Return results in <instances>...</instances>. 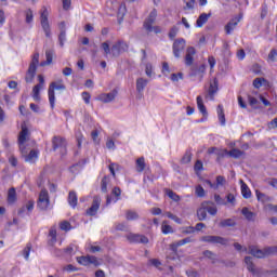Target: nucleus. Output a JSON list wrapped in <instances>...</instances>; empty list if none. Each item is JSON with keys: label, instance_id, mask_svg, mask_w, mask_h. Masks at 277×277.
<instances>
[{"label": "nucleus", "instance_id": "nucleus-20", "mask_svg": "<svg viewBox=\"0 0 277 277\" xmlns=\"http://www.w3.org/2000/svg\"><path fill=\"white\" fill-rule=\"evenodd\" d=\"M54 53H55V51H53V50H47L45 51L47 61L41 62L40 66H49V65L53 64V54Z\"/></svg>", "mask_w": 277, "mask_h": 277}, {"label": "nucleus", "instance_id": "nucleus-21", "mask_svg": "<svg viewBox=\"0 0 277 277\" xmlns=\"http://www.w3.org/2000/svg\"><path fill=\"white\" fill-rule=\"evenodd\" d=\"M245 263L247 265L248 272L251 274H256V266H254V262H252V256H246Z\"/></svg>", "mask_w": 277, "mask_h": 277}, {"label": "nucleus", "instance_id": "nucleus-14", "mask_svg": "<svg viewBox=\"0 0 277 277\" xmlns=\"http://www.w3.org/2000/svg\"><path fill=\"white\" fill-rule=\"evenodd\" d=\"M116 96H118V89H114L109 93H104L100 95V101H102V103H111V101H114Z\"/></svg>", "mask_w": 277, "mask_h": 277}, {"label": "nucleus", "instance_id": "nucleus-13", "mask_svg": "<svg viewBox=\"0 0 277 277\" xmlns=\"http://www.w3.org/2000/svg\"><path fill=\"white\" fill-rule=\"evenodd\" d=\"M194 55H196V48L188 47L184 58V64L186 66H194Z\"/></svg>", "mask_w": 277, "mask_h": 277}, {"label": "nucleus", "instance_id": "nucleus-28", "mask_svg": "<svg viewBox=\"0 0 277 277\" xmlns=\"http://www.w3.org/2000/svg\"><path fill=\"white\" fill-rule=\"evenodd\" d=\"M241 194H242V197L246 198V199L252 197V192L248 187V184H246V183L241 184Z\"/></svg>", "mask_w": 277, "mask_h": 277}, {"label": "nucleus", "instance_id": "nucleus-30", "mask_svg": "<svg viewBox=\"0 0 277 277\" xmlns=\"http://www.w3.org/2000/svg\"><path fill=\"white\" fill-rule=\"evenodd\" d=\"M110 53L113 57H120V53H122V51L120 50V45L118 44V42L113 44V47L110 48Z\"/></svg>", "mask_w": 277, "mask_h": 277}, {"label": "nucleus", "instance_id": "nucleus-42", "mask_svg": "<svg viewBox=\"0 0 277 277\" xmlns=\"http://www.w3.org/2000/svg\"><path fill=\"white\" fill-rule=\"evenodd\" d=\"M166 194L167 196H169L171 198V200H173L174 202H179L181 200V197H179V195H176V193H174L172 189H166Z\"/></svg>", "mask_w": 277, "mask_h": 277}, {"label": "nucleus", "instance_id": "nucleus-50", "mask_svg": "<svg viewBox=\"0 0 277 277\" xmlns=\"http://www.w3.org/2000/svg\"><path fill=\"white\" fill-rule=\"evenodd\" d=\"M89 265H94L95 267H98L101 265V262H98V259L94 255H89Z\"/></svg>", "mask_w": 277, "mask_h": 277}, {"label": "nucleus", "instance_id": "nucleus-35", "mask_svg": "<svg viewBox=\"0 0 277 277\" xmlns=\"http://www.w3.org/2000/svg\"><path fill=\"white\" fill-rule=\"evenodd\" d=\"M107 185H109V176L105 175L101 182V190L103 194H107Z\"/></svg>", "mask_w": 277, "mask_h": 277}, {"label": "nucleus", "instance_id": "nucleus-19", "mask_svg": "<svg viewBox=\"0 0 277 277\" xmlns=\"http://www.w3.org/2000/svg\"><path fill=\"white\" fill-rule=\"evenodd\" d=\"M146 85H148V80H146L144 78H138L136 80V92H138V94H142V92H144V89L146 88Z\"/></svg>", "mask_w": 277, "mask_h": 277}, {"label": "nucleus", "instance_id": "nucleus-16", "mask_svg": "<svg viewBox=\"0 0 277 277\" xmlns=\"http://www.w3.org/2000/svg\"><path fill=\"white\" fill-rule=\"evenodd\" d=\"M58 27L61 31L58 35L60 47H64V43L66 42V22H61Z\"/></svg>", "mask_w": 277, "mask_h": 277}, {"label": "nucleus", "instance_id": "nucleus-54", "mask_svg": "<svg viewBox=\"0 0 277 277\" xmlns=\"http://www.w3.org/2000/svg\"><path fill=\"white\" fill-rule=\"evenodd\" d=\"M31 252V243H28L26 248L23 250L24 258L26 261H29V253Z\"/></svg>", "mask_w": 277, "mask_h": 277}, {"label": "nucleus", "instance_id": "nucleus-10", "mask_svg": "<svg viewBox=\"0 0 277 277\" xmlns=\"http://www.w3.org/2000/svg\"><path fill=\"white\" fill-rule=\"evenodd\" d=\"M126 237L130 243H148V237L144 235L128 234Z\"/></svg>", "mask_w": 277, "mask_h": 277}, {"label": "nucleus", "instance_id": "nucleus-60", "mask_svg": "<svg viewBox=\"0 0 277 277\" xmlns=\"http://www.w3.org/2000/svg\"><path fill=\"white\" fill-rule=\"evenodd\" d=\"M224 183H226V179L224 176L222 175L216 176L215 189H217L220 185H224Z\"/></svg>", "mask_w": 277, "mask_h": 277}, {"label": "nucleus", "instance_id": "nucleus-3", "mask_svg": "<svg viewBox=\"0 0 277 277\" xmlns=\"http://www.w3.org/2000/svg\"><path fill=\"white\" fill-rule=\"evenodd\" d=\"M40 23L47 38H51V25L49 24V9H47V6H42L40 11Z\"/></svg>", "mask_w": 277, "mask_h": 277}, {"label": "nucleus", "instance_id": "nucleus-25", "mask_svg": "<svg viewBox=\"0 0 277 277\" xmlns=\"http://www.w3.org/2000/svg\"><path fill=\"white\" fill-rule=\"evenodd\" d=\"M216 111L221 126L224 127L226 124V115H224V107H222V105H219Z\"/></svg>", "mask_w": 277, "mask_h": 277}, {"label": "nucleus", "instance_id": "nucleus-44", "mask_svg": "<svg viewBox=\"0 0 277 277\" xmlns=\"http://www.w3.org/2000/svg\"><path fill=\"white\" fill-rule=\"evenodd\" d=\"M77 261H78L79 265L88 266V265H90V255L79 256V258H77Z\"/></svg>", "mask_w": 277, "mask_h": 277}, {"label": "nucleus", "instance_id": "nucleus-58", "mask_svg": "<svg viewBox=\"0 0 277 277\" xmlns=\"http://www.w3.org/2000/svg\"><path fill=\"white\" fill-rule=\"evenodd\" d=\"M196 195L198 198H205V188L201 185L196 187Z\"/></svg>", "mask_w": 277, "mask_h": 277}, {"label": "nucleus", "instance_id": "nucleus-36", "mask_svg": "<svg viewBox=\"0 0 277 277\" xmlns=\"http://www.w3.org/2000/svg\"><path fill=\"white\" fill-rule=\"evenodd\" d=\"M229 157H233L234 159H239V157H242L243 151L237 148H233L228 151Z\"/></svg>", "mask_w": 277, "mask_h": 277}, {"label": "nucleus", "instance_id": "nucleus-39", "mask_svg": "<svg viewBox=\"0 0 277 277\" xmlns=\"http://www.w3.org/2000/svg\"><path fill=\"white\" fill-rule=\"evenodd\" d=\"M255 196L260 202H268L269 200V197L261 193V190H255Z\"/></svg>", "mask_w": 277, "mask_h": 277}, {"label": "nucleus", "instance_id": "nucleus-17", "mask_svg": "<svg viewBox=\"0 0 277 277\" xmlns=\"http://www.w3.org/2000/svg\"><path fill=\"white\" fill-rule=\"evenodd\" d=\"M209 18H211V13H201L196 21V27H203Z\"/></svg>", "mask_w": 277, "mask_h": 277}, {"label": "nucleus", "instance_id": "nucleus-18", "mask_svg": "<svg viewBox=\"0 0 277 277\" xmlns=\"http://www.w3.org/2000/svg\"><path fill=\"white\" fill-rule=\"evenodd\" d=\"M197 107L205 118L209 116V113H207V106H205V102H202V96L200 95L197 96Z\"/></svg>", "mask_w": 277, "mask_h": 277}, {"label": "nucleus", "instance_id": "nucleus-22", "mask_svg": "<svg viewBox=\"0 0 277 277\" xmlns=\"http://www.w3.org/2000/svg\"><path fill=\"white\" fill-rule=\"evenodd\" d=\"M241 213L248 222H254V219L256 217V214L248 208H242Z\"/></svg>", "mask_w": 277, "mask_h": 277}, {"label": "nucleus", "instance_id": "nucleus-51", "mask_svg": "<svg viewBox=\"0 0 277 277\" xmlns=\"http://www.w3.org/2000/svg\"><path fill=\"white\" fill-rule=\"evenodd\" d=\"M263 81H265V78H255L253 80V88H256V90H259V88L263 85Z\"/></svg>", "mask_w": 277, "mask_h": 277}, {"label": "nucleus", "instance_id": "nucleus-43", "mask_svg": "<svg viewBox=\"0 0 277 277\" xmlns=\"http://www.w3.org/2000/svg\"><path fill=\"white\" fill-rule=\"evenodd\" d=\"M49 236L51 237L50 243H55V241H57V229L52 227L49 232Z\"/></svg>", "mask_w": 277, "mask_h": 277}, {"label": "nucleus", "instance_id": "nucleus-55", "mask_svg": "<svg viewBox=\"0 0 277 277\" xmlns=\"http://www.w3.org/2000/svg\"><path fill=\"white\" fill-rule=\"evenodd\" d=\"M38 157V153L36 150H30L29 154L25 157V161H32Z\"/></svg>", "mask_w": 277, "mask_h": 277}, {"label": "nucleus", "instance_id": "nucleus-47", "mask_svg": "<svg viewBox=\"0 0 277 277\" xmlns=\"http://www.w3.org/2000/svg\"><path fill=\"white\" fill-rule=\"evenodd\" d=\"M101 47H102V49H103V51H104V55H105V57H107V55H109L110 53H111V48H109V42H103L102 44H101Z\"/></svg>", "mask_w": 277, "mask_h": 277}, {"label": "nucleus", "instance_id": "nucleus-52", "mask_svg": "<svg viewBox=\"0 0 277 277\" xmlns=\"http://www.w3.org/2000/svg\"><path fill=\"white\" fill-rule=\"evenodd\" d=\"M36 202L34 200H28L24 207H26V210L28 211V213H31L34 211V207H35Z\"/></svg>", "mask_w": 277, "mask_h": 277}, {"label": "nucleus", "instance_id": "nucleus-45", "mask_svg": "<svg viewBox=\"0 0 277 277\" xmlns=\"http://www.w3.org/2000/svg\"><path fill=\"white\" fill-rule=\"evenodd\" d=\"M161 230L163 235H170V233H174V230L172 229V226L166 224V222L162 223Z\"/></svg>", "mask_w": 277, "mask_h": 277}, {"label": "nucleus", "instance_id": "nucleus-9", "mask_svg": "<svg viewBox=\"0 0 277 277\" xmlns=\"http://www.w3.org/2000/svg\"><path fill=\"white\" fill-rule=\"evenodd\" d=\"M98 209H101V198L98 196H95L93 197L91 207L87 210V215L94 217V215L98 213Z\"/></svg>", "mask_w": 277, "mask_h": 277}, {"label": "nucleus", "instance_id": "nucleus-27", "mask_svg": "<svg viewBox=\"0 0 277 277\" xmlns=\"http://www.w3.org/2000/svg\"><path fill=\"white\" fill-rule=\"evenodd\" d=\"M197 217L199 222H205V220H207V210L205 206L201 205V207L197 209Z\"/></svg>", "mask_w": 277, "mask_h": 277}, {"label": "nucleus", "instance_id": "nucleus-62", "mask_svg": "<svg viewBox=\"0 0 277 277\" xmlns=\"http://www.w3.org/2000/svg\"><path fill=\"white\" fill-rule=\"evenodd\" d=\"M276 57H277V50L272 49L271 52L268 53V60L271 62H276Z\"/></svg>", "mask_w": 277, "mask_h": 277}, {"label": "nucleus", "instance_id": "nucleus-4", "mask_svg": "<svg viewBox=\"0 0 277 277\" xmlns=\"http://www.w3.org/2000/svg\"><path fill=\"white\" fill-rule=\"evenodd\" d=\"M29 135H31V133L29 132L27 124L23 123L22 130H21V132L18 134V138H17V144H18L21 153H25V142H27L29 140Z\"/></svg>", "mask_w": 277, "mask_h": 277}, {"label": "nucleus", "instance_id": "nucleus-12", "mask_svg": "<svg viewBox=\"0 0 277 277\" xmlns=\"http://www.w3.org/2000/svg\"><path fill=\"white\" fill-rule=\"evenodd\" d=\"M241 18H243V14H239L238 17L230 19L226 24L225 31H226L227 36H230L233 34V31H235V27H237V25H239V22L241 21Z\"/></svg>", "mask_w": 277, "mask_h": 277}, {"label": "nucleus", "instance_id": "nucleus-24", "mask_svg": "<svg viewBox=\"0 0 277 277\" xmlns=\"http://www.w3.org/2000/svg\"><path fill=\"white\" fill-rule=\"evenodd\" d=\"M190 77H196V75H202V72H205V70H207V66L205 65H200L198 66H193L190 68Z\"/></svg>", "mask_w": 277, "mask_h": 277}, {"label": "nucleus", "instance_id": "nucleus-37", "mask_svg": "<svg viewBox=\"0 0 277 277\" xmlns=\"http://www.w3.org/2000/svg\"><path fill=\"white\" fill-rule=\"evenodd\" d=\"M236 224L237 223H235L233 219H225L220 222V226H222V228H226L228 226H236Z\"/></svg>", "mask_w": 277, "mask_h": 277}, {"label": "nucleus", "instance_id": "nucleus-6", "mask_svg": "<svg viewBox=\"0 0 277 277\" xmlns=\"http://www.w3.org/2000/svg\"><path fill=\"white\" fill-rule=\"evenodd\" d=\"M55 90H66V85L62 83L57 84V82H51L48 90V94H49V101L52 109L55 107Z\"/></svg>", "mask_w": 277, "mask_h": 277}, {"label": "nucleus", "instance_id": "nucleus-59", "mask_svg": "<svg viewBox=\"0 0 277 277\" xmlns=\"http://www.w3.org/2000/svg\"><path fill=\"white\" fill-rule=\"evenodd\" d=\"M214 201L216 202V205H221V206L226 205V200L217 194L214 195Z\"/></svg>", "mask_w": 277, "mask_h": 277}, {"label": "nucleus", "instance_id": "nucleus-53", "mask_svg": "<svg viewBox=\"0 0 277 277\" xmlns=\"http://www.w3.org/2000/svg\"><path fill=\"white\" fill-rule=\"evenodd\" d=\"M34 22V11L31 9H28L26 11V23H32Z\"/></svg>", "mask_w": 277, "mask_h": 277}, {"label": "nucleus", "instance_id": "nucleus-38", "mask_svg": "<svg viewBox=\"0 0 277 277\" xmlns=\"http://www.w3.org/2000/svg\"><path fill=\"white\" fill-rule=\"evenodd\" d=\"M42 87L40 84H37L32 88V98L35 101H40V89Z\"/></svg>", "mask_w": 277, "mask_h": 277}, {"label": "nucleus", "instance_id": "nucleus-56", "mask_svg": "<svg viewBox=\"0 0 277 277\" xmlns=\"http://www.w3.org/2000/svg\"><path fill=\"white\" fill-rule=\"evenodd\" d=\"M117 44L119 45L121 53H123L124 51H129V44H127V42L119 40L117 41Z\"/></svg>", "mask_w": 277, "mask_h": 277}, {"label": "nucleus", "instance_id": "nucleus-63", "mask_svg": "<svg viewBox=\"0 0 277 277\" xmlns=\"http://www.w3.org/2000/svg\"><path fill=\"white\" fill-rule=\"evenodd\" d=\"M264 252L265 256H267V254H277V247H268L264 249Z\"/></svg>", "mask_w": 277, "mask_h": 277}, {"label": "nucleus", "instance_id": "nucleus-57", "mask_svg": "<svg viewBox=\"0 0 277 277\" xmlns=\"http://www.w3.org/2000/svg\"><path fill=\"white\" fill-rule=\"evenodd\" d=\"M176 34H179V28H176V26H173L169 31V38L171 40H174V38H176Z\"/></svg>", "mask_w": 277, "mask_h": 277}, {"label": "nucleus", "instance_id": "nucleus-11", "mask_svg": "<svg viewBox=\"0 0 277 277\" xmlns=\"http://www.w3.org/2000/svg\"><path fill=\"white\" fill-rule=\"evenodd\" d=\"M217 85H219L217 78H214L213 81L210 82L206 98H210V101L215 100V94H217V90H219Z\"/></svg>", "mask_w": 277, "mask_h": 277}, {"label": "nucleus", "instance_id": "nucleus-5", "mask_svg": "<svg viewBox=\"0 0 277 277\" xmlns=\"http://www.w3.org/2000/svg\"><path fill=\"white\" fill-rule=\"evenodd\" d=\"M50 205H51V200L49 199V192L47 189H42L39 194L37 207L41 211H47Z\"/></svg>", "mask_w": 277, "mask_h": 277}, {"label": "nucleus", "instance_id": "nucleus-2", "mask_svg": "<svg viewBox=\"0 0 277 277\" xmlns=\"http://www.w3.org/2000/svg\"><path fill=\"white\" fill-rule=\"evenodd\" d=\"M68 142L66 141V138L64 136H53L52 138V150H61V157H66L68 149Z\"/></svg>", "mask_w": 277, "mask_h": 277}, {"label": "nucleus", "instance_id": "nucleus-8", "mask_svg": "<svg viewBox=\"0 0 277 277\" xmlns=\"http://www.w3.org/2000/svg\"><path fill=\"white\" fill-rule=\"evenodd\" d=\"M185 39H176L173 42V55L174 57H176L179 60V57H181V53H183V51H185Z\"/></svg>", "mask_w": 277, "mask_h": 277}, {"label": "nucleus", "instance_id": "nucleus-34", "mask_svg": "<svg viewBox=\"0 0 277 277\" xmlns=\"http://www.w3.org/2000/svg\"><path fill=\"white\" fill-rule=\"evenodd\" d=\"M192 149H187L181 159V163H189L192 161Z\"/></svg>", "mask_w": 277, "mask_h": 277}, {"label": "nucleus", "instance_id": "nucleus-23", "mask_svg": "<svg viewBox=\"0 0 277 277\" xmlns=\"http://www.w3.org/2000/svg\"><path fill=\"white\" fill-rule=\"evenodd\" d=\"M77 202H78L77 193L75 190H70L68 194V205H70L72 209H75V207H77Z\"/></svg>", "mask_w": 277, "mask_h": 277}, {"label": "nucleus", "instance_id": "nucleus-48", "mask_svg": "<svg viewBox=\"0 0 277 277\" xmlns=\"http://www.w3.org/2000/svg\"><path fill=\"white\" fill-rule=\"evenodd\" d=\"M267 12H268L267 4H266V3L262 4V8H261V15H260V17H261L262 21H264V19L266 18Z\"/></svg>", "mask_w": 277, "mask_h": 277}, {"label": "nucleus", "instance_id": "nucleus-29", "mask_svg": "<svg viewBox=\"0 0 277 277\" xmlns=\"http://www.w3.org/2000/svg\"><path fill=\"white\" fill-rule=\"evenodd\" d=\"M144 170H146V162L144 160V157H141L136 159V171L144 172Z\"/></svg>", "mask_w": 277, "mask_h": 277}, {"label": "nucleus", "instance_id": "nucleus-26", "mask_svg": "<svg viewBox=\"0 0 277 277\" xmlns=\"http://www.w3.org/2000/svg\"><path fill=\"white\" fill-rule=\"evenodd\" d=\"M8 202H9V205H14V202H16V188L12 187L9 189Z\"/></svg>", "mask_w": 277, "mask_h": 277}, {"label": "nucleus", "instance_id": "nucleus-61", "mask_svg": "<svg viewBox=\"0 0 277 277\" xmlns=\"http://www.w3.org/2000/svg\"><path fill=\"white\" fill-rule=\"evenodd\" d=\"M61 230H69L70 229V222L68 221H63L60 224Z\"/></svg>", "mask_w": 277, "mask_h": 277}, {"label": "nucleus", "instance_id": "nucleus-41", "mask_svg": "<svg viewBox=\"0 0 277 277\" xmlns=\"http://www.w3.org/2000/svg\"><path fill=\"white\" fill-rule=\"evenodd\" d=\"M217 155V157H224V151L219 149L217 147L208 148V155Z\"/></svg>", "mask_w": 277, "mask_h": 277}, {"label": "nucleus", "instance_id": "nucleus-7", "mask_svg": "<svg viewBox=\"0 0 277 277\" xmlns=\"http://www.w3.org/2000/svg\"><path fill=\"white\" fill-rule=\"evenodd\" d=\"M200 241L206 243H219L220 246H228V239L221 236H202Z\"/></svg>", "mask_w": 277, "mask_h": 277}, {"label": "nucleus", "instance_id": "nucleus-46", "mask_svg": "<svg viewBox=\"0 0 277 277\" xmlns=\"http://www.w3.org/2000/svg\"><path fill=\"white\" fill-rule=\"evenodd\" d=\"M122 194V190L120 189V187L116 186L113 188L111 190V195L116 197L115 202H118V200H120V195Z\"/></svg>", "mask_w": 277, "mask_h": 277}, {"label": "nucleus", "instance_id": "nucleus-15", "mask_svg": "<svg viewBox=\"0 0 277 277\" xmlns=\"http://www.w3.org/2000/svg\"><path fill=\"white\" fill-rule=\"evenodd\" d=\"M201 207L206 208V212L208 211L210 215H217V207L213 201H203Z\"/></svg>", "mask_w": 277, "mask_h": 277}, {"label": "nucleus", "instance_id": "nucleus-31", "mask_svg": "<svg viewBox=\"0 0 277 277\" xmlns=\"http://www.w3.org/2000/svg\"><path fill=\"white\" fill-rule=\"evenodd\" d=\"M248 103L252 107V109H259L261 104L259 103V100L253 97L252 95H248Z\"/></svg>", "mask_w": 277, "mask_h": 277}, {"label": "nucleus", "instance_id": "nucleus-33", "mask_svg": "<svg viewBox=\"0 0 277 277\" xmlns=\"http://www.w3.org/2000/svg\"><path fill=\"white\" fill-rule=\"evenodd\" d=\"M154 23H155V21L149 19L148 17L145 19L143 27H144V29H146L147 34H151Z\"/></svg>", "mask_w": 277, "mask_h": 277}, {"label": "nucleus", "instance_id": "nucleus-32", "mask_svg": "<svg viewBox=\"0 0 277 277\" xmlns=\"http://www.w3.org/2000/svg\"><path fill=\"white\" fill-rule=\"evenodd\" d=\"M138 219H140V214H137V212H135L133 210H128L126 212V220L133 221V220H138Z\"/></svg>", "mask_w": 277, "mask_h": 277}, {"label": "nucleus", "instance_id": "nucleus-40", "mask_svg": "<svg viewBox=\"0 0 277 277\" xmlns=\"http://www.w3.org/2000/svg\"><path fill=\"white\" fill-rule=\"evenodd\" d=\"M115 230H121L123 233H127V230H129V225L126 222L116 223Z\"/></svg>", "mask_w": 277, "mask_h": 277}, {"label": "nucleus", "instance_id": "nucleus-1", "mask_svg": "<svg viewBox=\"0 0 277 277\" xmlns=\"http://www.w3.org/2000/svg\"><path fill=\"white\" fill-rule=\"evenodd\" d=\"M38 64H40V53L36 52L32 55L31 62L26 71V76H25L26 83H34V79L36 78V72L38 70Z\"/></svg>", "mask_w": 277, "mask_h": 277}, {"label": "nucleus", "instance_id": "nucleus-49", "mask_svg": "<svg viewBox=\"0 0 277 277\" xmlns=\"http://www.w3.org/2000/svg\"><path fill=\"white\" fill-rule=\"evenodd\" d=\"M203 256H206L207 259H210V261L215 263V253H213L212 251L210 250L203 251Z\"/></svg>", "mask_w": 277, "mask_h": 277}, {"label": "nucleus", "instance_id": "nucleus-64", "mask_svg": "<svg viewBox=\"0 0 277 277\" xmlns=\"http://www.w3.org/2000/svg\"><path fill=\"white\" fill-rule=\"evenodd\" d=\"M148 263L153 265V267H161V261H159V259H150Z\"/></svg>", "mask_w": 277, "mask_h": 277}]
</instances>
